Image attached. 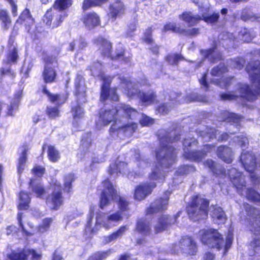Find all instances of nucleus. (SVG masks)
<instances>
[{"instance_id": "f257e3e1", "label": "nucleus", "mask_w": 260, "mask_h": 260, "mask_svg": "<svg viewBox=\"0 0 260 260\" xmlns=\"http://www.w3.org/2000/svg\"><path fill=\"white\" fill-rule=\"evenodd\" d=\"M102 186L104 188L100 199V208L104 209L112 201H118L120 209L113 213H104L99 210L95 211L96 206H91L85 229V235L87 238H91L97 234L102 226L106 229L115 226L122 219V212L127 209L128 204L125 199L117 194L114 186L109 180L104 181Z\"/></svg>"}, {"instance_id": "f03ea898", "label": "nucleus", "mask_w": 260, "mask_h": 260, "mask_svg": "<svg viewBox=\"0 0 260 260\" xmlns=\"http://www.w3.org/2000/svg\"><path fill=\"white\" fill-rule=\"evenodd\" d=\"M157 136L160 145L155 151V155L158 164L161 170L156 166L149 175L150 182L148 184H141L136 188L134 197L135 199L138 201L144 199L151 192L152 189L156 186V183L154 181L161 182L164 180L165 175L163 169L172 166L176 160L174 149L169 144L179 140L176 131L168 132L164 129H161L158 132Z\"/></svg>"}, {"instance_id": "7ed1b4c3", "label": "nucleus", "mask_w": 260, "mask_h": 260, "mask_svg": "<svg viewBox=\"0 0 260 260\" xmlns=\"http://www.w3.org/2000/svg\"><path fill=\"white\" fill-rule=\"evenodd\" d=\"M123 114L130 118L135 117L138 115L137 111L128 105L119 104L115 109L111 110H101L99 118L96 121V128L100 129L111 122H114L110 129V134L113 137L117 136L120 139H123V135L126 137L132 136L137 129V124L132 122L123 125L121 120L119 119V117L121 115L123 116Z\"/></svg>"}, {"instance_id": "20e7f679", "label": "nucleus", "mask_w": 260, "mask_h": 260, "mask_svg": "<svg viewBox=\"0 0 260 260\" xmlns=\"http://www.w3.org/2000/svg\"><path fill=\"white\" fill-rule=\"evenodd\" d=\"M205 166L217 176L226 177L227 175L221 166L211 159L207 160ZM228 175L239 194L245 197L249 201L260 203V194L254 189L246 187L245 176L241 172H238L235 168H232L228 171Z\"/></svg>"}, {"instance_id": "39448f33", "label": "nucleus", "mask_w": 260, "mask_h": 260, "mask_svg": "<svg viewBox=\"0 0 260 260\" xmlns=\"http://www.w3.org/2000/svg\"><path fill=\"white\" fill-rule=\"evenodd\" d=\"M247 72L249 75L252 85L251 89L246 84H239L238 85V95L232 92L222 93L220 98L223 100H234L239 96L247 101H253L256 98L257 95L260 94V61L258 60L254 62L251 61L246 68Z\"/></svg>"}, {"instance_id": "423d86ee", "label": "nucleus", "mask_w": 260, "mask_h": 260, "mask_svg": "<svg viewBox=\"0 0 260 260\" xmlns=\"http://www.w3.org/2000/svg\"><path fill=\"white\" fill-rule=\"evenodd\" d=\"M234 142H237L242 148L243 151L242 152L240 160L245 168V169L248 172L250 173V178L251 181L254 184H257L259 182V178L258 176L254 172H252L255 169L258 167L260 168L258 163H256L255 161V157L252 152L244 151L243 148L246 147L248 144L247 138L242 135L234 138Z\"/></svg>"}, {"instance_id": "0eeeda50", "label": "nucleus", "mask_w": 260, "mask_h": 260, "mask_svg": "<svg viewBox=\"0 0 260 260\" xmlns=\"http://www.w3.org/2000/svg\"><path fill=\"white\" fill-rule=\"evenodd\" d=\"M90 70L93 76L100 78L103 80L101 87V101H105L110 99L113 101H117L119 99L118 95L116 93L115 88H109L111 82V78L105 75L104 68L99 62H94L90 67Z\"/></svg>"}, {"instance_id": "6e6552de", "label": "nucleus", "mask_w": 260, "mask_h": 260, "mask_svg": "<svg viewBox=\"0 0 260 260\" xmlns=\"http://www.w3.org/2000/svg\"><path fill=\"white\" fill-rule=\"evenodd\" d=\"M72 5V0H56L53 5V9L48 10L44 16L43 21L46 25L56 27L66 17L65 13L61 12Z\"/></svg>"}, {"instance_id": "1a4fd4ad", "label": "nucleus", "mask_w": 260, "mask_h": 260, "mask_svg": "<svg viewBox=\"0 0 260 260\" xmlns=\"http://www.w3.org/2000/svg\"><path fill=\"white\" fill-rule=\"evenodd\" d=\"M121 86L124 88V92L127 96L134 99L138 98L145 105H149L155 100V94L153 91L141 92L130 80L120 78Z\"/></svg>"}, {"instance_id": "9d476101", "label": "nucleus", "mask_w": 260, "mask_h": 260, "mask_svg": "<svg viewBox=\"0 0 260 260\" xmlns=\"http://www.w3.org/2000/svg\"><path fill=\"white\" fill-rule=\"evenodd\" d=\"M208 206V201L203 198L201 196L192 197L187 207L189 217L193 220L205 218L207 216Z\"/></svg>"}, {"instance_id": "9b49d317", "label": "nucleus", "mask_w": 260, "mask_h": 260, "mask_svg": "<svg viewBox=\"0 0 260 260\" xmlns=\"http://www.w3.org/2000/svg\"><path fill=\"white\" fill-rule=\"evenodd\" d=\"M197 144V141L194 138H185L183 143V156L189 160L199 162L205 157L207 152L215 150V147L206 145L204 147V151H192L191 149Z\"/></svg>"}, {"instance_id": "f8f14e48", "label": "nucleus", "mask_w": 260, "mask_h": 260, "mask_svg": "<svg viewBox=\"0 0 260 260\" xmlns=\"http://www.w3.org/2000/svg\"><path fill=\"white\" fill-rule=\"evenodd\" d=\"M208 8H200V13L202 16L193 14L190 12H185L179 15V18L186 22L189 26L197 24L201 20H204L208 23L216 22L219 18L218 13L210 15L208 13Z\"/></svg>"}, {"instance_id": "ddd939ff", "label": "nucleus", "mask_w": 260, "mask_h": 260, "mask_svg": "<svg viewBox=\"0 0 260 260\" xmlns=\"http://www.w3.org/2000/svg\"><path fill=\"white\" fill-rule=\"evenodd\" d=\"M244 206L247 216L249 217L247 218V222H249L247 227L253 233L255 242H260V211L252 208L248 204Z\"/></svg>"}, {"instance_id": "4468645a", "label": "nucleus", "mask_w": 260, "mask_h": 260, "mask_svg": "<svg viewBox=\"0 0 260 260\" xmlns=\"http://www.w3.org/2000/svg\"><path fill=\"white\" fill-rule=\"evenodd\" d=\"M52 188L53 192L46 199V204L51 210H57L63 203V199L61 196L60 184L56 180H52Z\"/></svg>"}, {"instance_id": "2eb2a0df", "label": "nucleus", "mask_w": 260, "mask_h": 260, "mask_svg": "<svg viewBox=\"0 0 260 260\" xmlns=\"http://www.w3.org/2000/svg\"><path fill=\"white\" fill-rule=\"evenodd\" d=\"M45 62L43 77L46 83L53 82L56 78V73L54 68L57 67V62L55 56H47L44 58Z\"/></svg>"}, {"instance_id": "dca6fc26", "label": "nucleus", "mask_w": 260, "mask_h": 260, "mask_svg": "<svg viewBox=\"0 0 260 260\" xmlns=\"http://www.w3.org/2000/svg\"><path fill=\"white\" fill-rule=\"evenodd\" d=\"M95 43L98 46H99V49L104 56H110L112 59L123 60L125 63L129 62L130 58L125 57L123 52L117 54L115 56L111 55V44L104 38L99 37L95 40Z\"/></svg>"}, {"instance_id": "f3484780", "label": "nucleus", "mask_w": 260, "mask_h": 260, "mask_svg": "<svg viewBox=\"0 0 260 260\" xmlns=\"http://www.w3.org/2000/svg\"><path fill=\"white\" fill-rule=\"evenodd\" d=\"M256 33L252 29H247L246 28H241L239 32L238 37L235 38L233 34L228 32H223L221 34L219 37L224 40H228L231 42L232 41H234L235 39L240 40L245 42H249L255 37Z\"/></svg>"}, {"instance_id": "a211bd4d", "label": "nucleus", "mask_w": 260, "mask_h": 260, "mask_svg": "<svg viewBox=\"0 0 260 260\" xmlns=\"http://www.w3.org/2000/svg\"><path fill=\"white\" fill-rule=\"evenodd\" d=\"M18 23L24 24L25 26V29L32 36V37H37V29L34 24V19L30 15L28 9H25L22 12L16 21V24Z\"/></svg>"}, {"instance_id": "6ab92c4d", "label": "nucleus", "mask_w": 260, "mask_h": 260, "mask_svg": "<svg viewBox=\"0 0 260 260\" xmlns=\"http://www.w3.org/2000/svg\"><path fill=\"white\" fill-rule=\"evenodd\" d=\"M171 194L170 191H166L162 198L155 200L152 203L146 210L147 214H151L154 213L162 211L167 209L169 197Z\"/></svg>"}, {"instance_id": "aec40b11", "label": "nucleus", "mask_w": 260, "mask_h": 260, "mask_svg": "<svg viewBox=\"0 0 260 260\" xmlns=\"http://www.w3.org/2000/svg\"><path fill=\"white\" fill-rule=\"evenodd\" d=\"M199 236L203 244L211 243L213 241H220L222 239V236L217 230L213 229H202L200 231Z\"/></svg>"}, {"instance_id": "412c9836", "label": "nucleus", "mask_w": 260, "mask_h": 260, "mask_svg": "<svg viewBox=\"0 0 260 260\" xmlns=\"http://www.w3.org/2000/svg\"><path fill=\"white\" fill-rule=\"evenodd\" d=\"M179 212L176 215L170 216L168 215H163L159 219L157 223L155 225V231L156 233H159L166 230L168 225L176 222V219L180 215Z\"/></svg>"}, {"instance_id": "4be33fe9", "label": "nucleus", "mask_w": 260, "mask_h": 260, "mask_svg": "<svg viewBox=\"0 0 260 260\" xmlns=\"http://www.w3.org/2000/svg\"><path fill=\"white\" fill-rule=\"evenodd\" d=\"M200 135L205 141L215 138L218 141H226L229 138L226 133L220 135L218 131L211 127H206L205 132H201Z\"/></svg>"}, {"instance_id": "5701e85b", "label": "nucleus", "mask_w": 260, "mask_h": 260, "mask_svg": "<svg viewBox=\"0 0 260 260\" xmlns=\"http://www.w3.org/2000/svg\"><path fill=\"white\" fill-rule=\"evenodd\" d=\"M127 165L123 161H121L118 157L114 164H111L110 166L109 172L111 175L118 176L119 174H126Z\"/></svg>"}, {"instance_id": "b1692460", "label": "nucleus", "mask_w": 260, "mask_h": 260, "mask_svg": "<svg viewBox=\"0 0 260 260\" xmlns=\"http://www.w3.org/2000/svg\"><path fill=\"white\" fill-rule=\"evenodd\" d=\"M211 216L215 224H223L226 221V216L222 208L214 206L211 207Z\"/></svg>"}, {"instance_id": "393cba45", "label": "nucleus", "mask_w": 260, "mask_h": 260, "mask_svg": "<svg viewBox=\"0 0 260 260\" xmlns=\"http://www.w3.org/2000/svg\"><path fill=\"white\" fill-rule=\"evenodd\" d=\"M82 21L85 26L88 29L93 28L100 24L99 17L94 12L85 15Z\"/></svg>"}, {"instance_id": "a878e982", "label": "nucleus", "mask_w": 260, "mask_h": 260, "mask_svg": "<svg viewBox=\"0 0 260 260\" xmlns=\"http://www.w3.org/2000/svg\"><path fill=\"white\" fill-rule=\"evenodd\" d=\"M217 155L224 162L230 164L233 160V152L231 149L227 146H221L217 148Z\"/></svg>"}, {"instance_id": "bb28decb", "label": "nucleus", "mask_w": 260, "mask_h": 260, "mask_svg": "<svg viewBox=\"0 0 260 260\" xmlns=\"http://www.w3.org/2000/svg\"><path fill=\"white\" fill-rule=\"evenodd\" d=\"M125 11L123 4L120 1H117L110 5L109 14L114 18L121 16Z\"/></svg>"}, {"instance_id": "cd10ccee", "label": "nucleus", "mask_w": 260, "mask_h": 260, "mask_svg": "<svg viewBox=\"0 0 260 260\" xmlns=\"http://www.w3.org/2000/svg\"><path fill=\"white\" fill-rule=\"evenodd\" d=\"M201 54L211 62H215L217 60L221 59V55L216 47H213L209 50H201Z\"/></svg>"}, {"instance_id": "c85d7f7f", "label": "nucleus", "mask_w": 260, "mask_h": 260, "mask_svg": "<svg viewBox=\"0 0 260 260\" xmlns=\"http://www.w3.org/2000/svg\"><path fill=\"white\" fill-rule=\"evenodd\" d=\"M75 86L77 98L84 97L86 88L83 80V77L81 75H77L75 80ZM79 99L80 100V99Z\"/></svg>"}, {"instance_id": "c756f323", "label": "nucleus", "mask_w": 260, "mask_h": 260, "mask_svg": "<svg viewBox=\"0 0 260 260\" xmlns=\"http://www.w3.org/2000/svg\"><path fill=\"white\" fill-rule=\"evenodd\" d=\"M27 152L28 148L26 146L22 147L21 152L18 158V162L17 166V172L19 176L22 173L25 168Z\"/></svg>"}, {"instance_id": "7c9ffc66", "label": "nucleus", "mask_w": 260, "mask_h": 260, "mask_svg": "<svg viewBox=\"0 0 260 260\" xmlns=\"http://www.w3.org/2000/svg\"><path fill=\"white\" fill-rule=\"evenodd\" d=\"M28 249H22L17 251H12L8 254L10 260H27L29 257Z\"/></svg>"}, {"instance_id": "2f4dec72", "label": "nucleus", "mask_w": 260, "mask_h": 260, "mask_svg": "<svg viewBox=\"0 0 260 260\" xmlns=\"http://www.w3.org/2000/svg\"><path fill=\"white\" fill-rule=\"evenodd\" d=\"M22 213L21 212H19L17 215V220L18 221V223L20 228L21 229L23 235L26 237V240L29 242H31L35 240L37 235H36L34 233H32L31 232L28 231L26 227L22 223V219L23 218L22 216Z\"/></svg>"}, {"instance_id": "473e14b6", "label": "nucleus", "mask_w": 260, "mask_h": 260, "mask_svg": "<svg viewBox=\"0 0 260 260\" xmlns=\"http://www.w3.org/2000/svg\"><path fill=\"white\" fill-rule=\"evenodd\" d=\"M225 120H227L229 122L232 123L231 126L232 127H235L237 129H239L240 126V122L242 119V117L239 115L236 114L235 113H230L229 112H225L224 113Z\"/></svg>"}, {"instance_id": "72a5a7b5", "label": "nucleus", "mask_w": 260, "mask_h": 260, "mask_svg": "<svg viewBox=\"0 0 260 260\" xmlns=\"http://www.w3.org/2000/svg\"><path fill=\"white\" fill-rule=\"evenodd\" d=\"M21 97V90H19L15 93L14 99L11 102L10 106H7V115L10 116L13 115L14 112H15L18 108V105Z\"/></svg>"}, {"instance_id": "f704fd0d", "label": "nucleus", "mask_w": 260, "mask_h": 260, "mask_svg": "<svg viewBox=\"0 0 260 260\" xmlns=\"http://www.w3.org/2000/svg\"><path fill=\"white\" fill-rule=\"evenodd\" d=\"M43 91L47 96L50 101L56 105L59 106L64 103L66 100V98L64 95L52 94L45 87H44Z\"/></svg>"}, {"instance_id": "c9c22d12", "label": "nucleus", "mask_w": 260, "mask_h": 260, "mask_svg": "<svg viewBox=\"0 0 260 260\" xmlns=\"http://www.w3.org/2000/svg\"><path fill=\"white\" fill-rule=\"evenodd\" d=\"M30 199L27 193L21 191L19 194V210H26L29 207Z\"/></svg>"}, {"instance_id": "e433bc0d", "label": "nucleus", "mask_w": 260, "mask_h": 260, "mask_svg": "<svg viewBox=\"0 0 260 260\" xmlns=\"http://www.w3.org/2000/svg\"><path fill=\"white\" fill-rule=\"evenodd\" d=\"M128 230L126 225L120 227L117 231L113 233L111 235L106 238L107 242H111L121 237L124 233Z\"/></svg>"}, {"instance_id": "4c0bfd02", "label": "nucleus", "mask_w": 260, "mask_h": 260, "mask_svg": "<svg viewBox=\"0 0 260 260\" xmlns=\"http://www.w3.org/2000/svg\"><path fill=\"white\" fill-rule=\"evenodd\" d=\"M14 41L12 39H10L9 41V45H11L10 48V52L7 55V61L9 63L11 62H15L18 58L17 50L15 46L12 47V44Z\"/></svg>"}, {"instance_id": "58836bf2", "label": "nucleus", "mask_w": 260, "mask_h": 260, "mask_svg": "<svg viewBox=\"0 0 260 260\" xmlns=\"http://www.w3.org/2000/svg\"><path fill=\"white\" fill-rule=\"evenodd\" d=\"M151 28H148L146 30L144 34V40L146 43L150 44L151 45L150 49L152 52L154 54H157L158 51V47L152 42V39L151 37Z\"/></svg>"}, {"instance_id": "ea45409f", "label": "nucleus", "mask_w": 260, "mask_h": 260, "mask_svg": "<svg viewBox=\"0 0 260 260\" xmlns=\"http://www.w3.org/2000/svg\"><path fill=\"white\" fill-rule=\"evenodd\" d=\"M0 20L2 22V27L8 29L10 25L11 20L7 10H0Z\"/></svg>"}, {"instance_id": "a19ab883", "label": "nucleus", "mask_w": 260, "mask_h": 260, "mask_svg": "<svg viewBox=\"0 0 260 260\" xmlns=\"http://www.w3.org/2000/svg\"><path fill=\"white\" fill-rule=\"evenodd\" d=\"M107 1L108 0H84L83 3L82 9L83 11H86L91 7L100 6Z\"/></svg>"}, {"instance_id": "79ce46f5", "label": "nucleus", "mask_w": 260, "mask_h": 260, "mask_svg": "<svg viewBox=\"0 0 260 260\" xmlns=\"http://www.w3.org/2000/svg\"><path fill=\"white\" fill-rule=\"evenodd\" d=\"M48 156L50 161L56 162L60 157L58 151L52 146H49L48 149Z\"/></svg>"}, {"instance_id": "37998d69", "label": "nucleus", "mask_w": 260, "mask_h": 260, "mask_svg": "<svg viewBox=\"0 0 260 260\" xmlns=\"http://www.w3.org/2000/svg\"><path fill=\"white\" fill-rule=\"evenodd\" d=\"M228 71L227 68L224 63H220L218 66L214 68L211 71V75L213 77H220L224 73Z\"/></svg>"}, {"instance_id": "c03bdc74", "label": "nucleus", "mask_w": 260, "mask_h": 260, "mask_svg": "<svg viewBox=\"0 0 260 260\" xmlns=\"http://www.w3.org/2000/svg\"><path fill=\"white\" fill-rule=\"evenodd\" d=\"M137 230L143 234H147L150 231L149 225L145 221L139 220L137 222Z\"/></svg>"}, {"instance_id": "a18cd8bd", "label": "nucleus", "mask_w": 260, "mask_h": 260, "mask_svg": "<svg viewBox=\"0 0 260 260\" xmlns=\"http://www.w3.org/2000/svg\"><path fill=\"white\" fill-rule=\"evenodd\" d=\"M30 186L32 188L33 191L37 194L38 197H41L44 193L45 190L41 184H37L35 185L34 180H31L29 182Z\"/></svg>"}, {"instance_id": "49530a36", "label": "nucleus", "mask_w": 260, "mask_h": 260, "mask_svg": "<svg viewBox=\"0 0 260 260\" xmlns=\"http://www.w3.org/2000/svg\"><path fill=\"white\" fill-rule=\"evenodd\" d=\"M245 62L243 58H237L234 60L230 59L228 63L232 68L240 70L243 67Z\"/></svg>"}, {"instance_id": "de8ad7c7", "label": "nucleus", "mask_w": 260, "mask_h": 260, "mask_svg": "<svg viewBox=\"0 0 260 260\" xmlns=\"http://www.w3.org/2000/svg\"><path fill=\"white\" fill-rule=\"evenodd\" d=\"M109 255L108 251L96 252L90 255L87 260H103Z\"/></svg>"}, {"instance_id": "09e8293b", "label": "nucleus", "mask_w": 260, "mask_h": 260, "mask_svg": "<svg viewBox=\"0 0 260 260\" xmlns=\"http://www.w3.org/2000/svg\"><path fill=\"white\" fill-rule=\"evenodd\" d=\"M195 170L196 169L193 166H183L178 169L176 171V173L179 175H184L190 172H194Z\"/></svg>"}, {"instance_id": "8fccbe9b", "label": "nucleus", "mask_w": 260, "mask_h": 260, "mask_svg": "<svg viewBox=\"0 0 260 260\" xmlns=\"http://www.w3.org/2000/svg\"><path fill=\"white\" fill-rule=\"evenodd\" d=\"M52 222L51 218H46L43 220L42 224L39 226L38 231L41 233L47 231Z\"/></svg>"}, {"instance_id": "3c124183", "label": "nucleus", "mask_w": 260, "mask_h": 260, "mask_svg": "<svg viewBox=\"0 0 260 260\" xmlns=\"http://www.w3.org/2000/svg\"><path fill=\"white\" fill-rule=\"evenodd\" d=\"M75 46H78L79 50H82L86 47V43L83 39L75 40L70 44V50L73 51Z\"/></svg>"}, {"instance_id": "603ef678", "label": "nucleus", "mask_w": 260, "mask_h": 260, "mask_svg": "<svg viewBox=\"0 0 260 260\" xmlns=\"http://www.w3.org/2000/svg\"><path fill=\"white\" fill-rule=\"evenodd\" d=\"M134 158L139 168H144L147 166L148 162L140 157L139 151H135Z\"/></svg>"}, {"instance_id": "864d4df0", "label": "nucleus", "mask_w": 260, "mask_h": 260, "mask_svg": "<svg viewBox=\"0 0 260 260\" xmlns=\"http://www.w3.org/2000/svg\"><path fill=\"white\" fill-rule=\"evenodd\" d=\"M183 59V57L181 55L177 54H170L166 57L167 61L171 64H176L179 61Z\"/></svg>"}, {"instance_id": "5fc2aeb1", "label": "nucleus", "mask_w": 260, "mask_h": 260, "mask_svg": "<svg viewBox=\"0 0 260 260\" xmlns=\"http://www.w3.org/2000/svg\"><path fill=\"white\" fill-rule=\"evenodd\" d=\"M72 112L75 121L82 118L84 115L83 109L80 106L73 108Z\"/></svg>"}, {"instance_id": "6e6d98bb", "label": "nucleus", "mask_w": 260, "mask_h": 260, "mask_svg": "<svg viewBox=\"0 0 260 260\" xmlns=\"http://www.w3.org/2000/svg\"><path fill=\"white\" fill-rule=\"evenodd\" d=\"M74 179V175L73 174H69L64 178V190L67 191H70L71 188L72 182Z\"/></svg>"}, {"instance_id": "4d7b16f0", "label": "nucleus", "mask_w": 260, "mask_h": 260, "mask_svg": "<svg viewBox=\"0 0 260 260\" xmlns=\"http://www.w3.org/2000/svg\"><path fill=\"white\" fill-rule=\"evenodd\" d=\"M169 30H171L174 32L181 33L183 30L176 26L174 24L169 23L165 25L163 28V31L166 32Z\"/></svg>"}, {"instance_id": "13d9d810", "label": "nucleus", "mask_w": 260, "mask_h": 260, "mask_svg": "<svg viewBox=\"0 0 260 260\" xmlns=\"http://www.w3.org/2000/svg\"><path fill=\"white\" fill-rule=\"evenodd\" d=\"M46 112L49 117L51 118H54L59 116V111L57 107H48Z\"/></svg>"}, {"instance_id": "bf43d9fd", "label": "nucleus", "mask_w": 260, "mask_h": 260, "mask_svg": "<svg viewBox=\"0 0 260 260\" xmlns=\"http://www.w3.org/2000/svg\"><path fill=\"white\" fill-rule=\"evenodd\" d=\"M180 244H196L194 237L192 236L185 235L182 237L179 241Z\"/></svg>"}, {"instance_id": "052dcab7", "label": "nucleus", "mask_w": 260, "mask_h": 260, "mask_svg": "<svg viewBox=\"0 0 260 260\" xmlns=\"http://www.w3.org/2000/svg\"><path fill=\"white\" fill-rule=\"evenodd\" d=\"M215 80H216L214 81V82H215L216 84H219L221 88H226L230 85L233 79L231 78H226L219 81L218 79Z\"/></svg>"}, {"instance_id": "680f3d73", "label": "nucleus", "mask_w": 260, "mask_h": 260, "mask_svg": "<svg viewBox=\"0 0 260 260\" xmlns=\"http://www.w3.org/2000/svg\"><path fill=\"white\" fill-rule=\"evenodd\" d=\"M140 122L143 126H149L154 123V120L146 115H142Z\"/></svg>"}, {"instance_id": "e2e57ef3", "label": "nucleus", "mask_w": 260, "mask_h": 260, "mask_svg": "<svg viewBox=\"0 0 260 260\" xmlns=\"http://www.w3.org/2000/svg\"><path fill=\"white\" fill-rule=\"evenodd\" d=\"M1 73L2 76L7 75L11 77H13L15 76V73L10 69L9 66L7 65L5 67H2L1 69Z\"/></svg>"}, {"instance_id": "0e129e2a", "label": "nucleus", "mask_w": 260, "mask_h": 260, "mask_svg": "<svg viewBox=\"0 0 260 260\" xmlns=\"http://www.w3.org/2000/svg\"><path fill=\"white\" fill-rule=\"evenodd\" d=\"M45 168L40 166H36L32 170V172L34 174L41 177L45 173Z\"/></svg>"}, {"instance_id": "69168bd1", "label": "nucleus", "mask_w": 260, "mask_h": 260, "mask_svg": "<svg viewBox=\"0 0 260 260\" xmlns=\"http://www.w3.org/2000/svg\"><path fill=\"white\" fill-rule=\"evenodd\" d=\"M194 101L203 102L204 99L203 97L199 95L197 93L193 92L188 96L187 102H188Z\"/></svg>"}, {"instance_id": "338daca9", "label": "nucleus", "mask_w": 260, "mask_h": 260, "mask_svg": "<svg viewBox=\"0 0 260 260\" xmlns=\"http://www.w3.org/2000/svg\"><path fill=\"white\" fill-rule=\"evenodd\" d=\"M29 255H31V260H40L42 258V254L38 253L34 249H28Z\"/></svg>"}, {"instance_id": "774afa93", "label": "nucleus", "mask_w": 260, "mask_h": 260, "mask_svg": "<svg viewBox=\"0 0 260 260\" xmlns=\"http://www.w3.org/2000/svg\"><path fill=\"white\" fill-rule=\"evenodd\" d=\"M8 2L11 6L12 13L14 16L17 15V6L16 5L17 0H5Z\"/></svg>"}]
</instances>
